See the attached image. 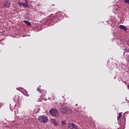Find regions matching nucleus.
Returning <instances> with one entry per match:
<instances>
[{
    "label": "nucleus",
    "mask_w": 129,
    "mask_h": 129,
    "mask_svg": "<svg viewBox=\"0 0 129 129\" xmlns=\"http://www.w3.org/2000/svg\"><path fill=\"white\" fill-rule=\"evenodd\" d=\"M50 121L51 123H53L54 125L57 126L58 125V123H57V121L55 120V119H51Z\"/></svg>",
    "instance_id": "6e6552de"
},
{
    "label": "nucleus",
    "mask_w": 129,
    "mask_h": 129,
    "mask_svg": "<svg viewBox=\"0 0 129 129\" xmlns=\"http://www.w3.org/2000/svg\"><path fill=\"white\" fill-rule=\"evenodd\" d=\"M37 91H39L40 93H42V90L39 88H37Z\"/></svg>",
    "instance_id": "4468645a"
},
{
    "label": "nucleus",
    "mask_w": 129,
    "mask_h": 129,
    "mask_svg": "<svg viewBox=\"0 0 129 129\" xmlns=\"http://www.w3.org/2000/svg\"><path fill=\"white\" fill-rule=\"evenodd\" d=\"M127 51V52H129V48H128Z\"/></svg>",
    "instance_id": "f3484780"
},
{
    "label": "nucleus",
    "mask_w": 129,
    "mask_h": 129,
    "mask_svg": "<svg viewBox=\"0 0 129 129\" xmlns=\"http://www.w3.org/2000/svg\"><path fill=\"white\" fill-rule=\"evenodd\" d=\"M119 29H121V30H123V31H125L126 32V31H127V28L123 25H120L119 26Z\"/></svg>",
    "instance_id": "1a4fd4ad"
},
{
    "label": "nucleus",
    "mask_w": 129,
    "mask_h": 129,
    "mask_svg": "<svg viewBox=\"0 0 129 129\" xmlns=\"http://www.w3.org/2000/svg\"><path fill=\"white\" fill-rule=\"evenodd\" d=\"M124 3L125 4H128L129 5V0H124Z\"/></svg>",
    "instance_id": "ddd939ff"
},
{
    "label": "nucleus",
    "mask_w": 129,
    "mask_h": 129,
    "mask_svg": "<svg viewBox=\"0 0 129 129\" xmlns=\"http://www.w3.org/2000/svg\"><path fill=\"white\" fill-rule=\"evenodd\" d=\"M51 100H55V96L52 95V97L50 98Z\"/></svg>",
    "instance_id": "2eb2a0df"
},
{
    "label": "nucleus",
    "mask_w": 129,
    "mask_h": 129,
    "mask_svg": "<svg viewBox=\"0 0 129 129\" xmlns=\"http://www.w3.org/2000/svg\"><path fill=\"white\" fill-rule=\"evenodd\" d=\"M68 129H79L77 125L73 123H69L68 124Z\"/></svg>",
    "instance_id": "20e7f679"
},
{
    "label": "nucleus",
    "mask_w": 129,
    "mask_h": 129,
    "mask_svg": "<svg viewBox=\"0 0 129 129\" xmlns=\"http://www.w3.org/2000/svg\"><path fill=\"white\" fill-rule=\"evenodd\" d=\"M121 117V113H118V116H117V120H119V118Z\"/></svg>",
    "instance_id": "9b49d317"
},
{
    "label": "nucleus",
    "mask_w": 129,
    "mask_h": 129,
    "mask_svg": "<svg viewBox=\"0 0 129 129\" xmlns=\"http://www.w3.org/2000/svg\"><path fill=\"white\" fill-rule=\"evenodd\" d=\"M62 12H57L55 14V16L53 17V20L55 19H59V18H62Z\"/></svg>",
    "instance_id": "423d86ee"
},
{
    "label": "nucleus",
    "mask_w": 129,
    "mask_h": 129,
    "mask_svg": "<svg viewBox=\"0 0 129 129\" xmlns=\"http://www.w3.org/2000/svg\"><path fill=\"white\" fill-rule=\"evenodd\" d=\"M38 119L40 122H42V123H47L48 119L46 115H42L39 116Z\"/></svg>",
    "instance_id": "f03ea898"
},
{
    "label": "nucleus",
    "mask_w": 129,
    "mask_h": 129,
    "mask_svg": "<svg viewBox=\"0 0 129 129\" xmlns=\"http://www.w3.org/2000/svg\"><path fill=\"white\" fill-rule=\"evenodd\" d=\"M60 110V112L64 114H71L73 112L72 109L70 108L64 107L63 105L61 106Z\"/></svg>",
    "instance_id": "f257e3e1"
},
{
    "label": "nucleus",
    "mask_w": 129,
    "mask_h": 129,
    "mask_svg": "<svg viewBox=\"0 0 129 129\" xmlns=\"http://www.w3.org/2000/svg\"><path fill=\"white\" fill-rule=\"evenodd\" d=\"M24 23L26 24V25H27V26H29L30 27H31V26H32V24H31V22L27 21V20H24Z\"/></svg>",
    "instance_id": "9d476101"
},
{
    "label": "nucleus",
    "mask_w": 129,
    "mask_h": 129,
    "mask_svg": "<svg viewBox=\"0 0 129 129\" xmlns=\"http://www.w3.org/2000/svg\"><path fill=\"white\" fill-rule=\"evenodd\" d=\"M19 7H23L24 9L29 8V4L28 3V0H25V3L22 2H18V4Z\"/></svg>",
    "instance_id": "7ed1b4c3"
},
{
    "label": "nucleus",
    "mask_w": 129,
    "mask_h": 129,
    "mask_svg": "<svg viewBox=\"0 0 129 129\" xmlns=\"http://www.w3.org/2000/svg\"><path fill=\"white\" fill-rule=\"evenodd\" d=\"M4 5L5 8H10V7H11V4L8 1H5L4 2Z\"/></svg>",
    "instance_id": "0eeeda50"
},
{
    "label": "nucleus",
    "mask_w": 129,
    "mask_h": 129,
    "mask_svg": "<svg viewBox=\"0 0 129 129\" xmlns=\"http://www.w3.org/2000/svg\"><path fill=\"white\" fill-rule=\"evenodd\" d=\"M49 112L52 114V115H53V116H55L58 114V111L55 109H51L49 110Z\"/></svg>",
    "instance_id": "39448f33"
},
{
    "label": "nucleus",
    "mask_w": 129,
    "mask_h": 129,
    "mask_svg": "<svg viewBox=\"0 0 129 129\" xmlns=\"http://www.w3.org/2000/svg\"><path fill=\"white\" fill-rule=\"evenodd\" d=\"M61 124H62V125H65V124H66V121H61Z\"/></svg>",
    "instance_id": "f8f14e48"
},
{
    "label": "nucleus",
    "mask_w": 129,
    "mask_h": 129,
    "mask_svg": "<svg viewBox=\"0 0 129 129\" xmlns=\"http://www.w3.org/2000/svg\"><path fill=\"white\" fill-rule=\"evenodd\" d=\"M126 61H129V55L126 57Z\"/></svg>",
    "instance_id": "dca6fc26"
}]
</instances>
